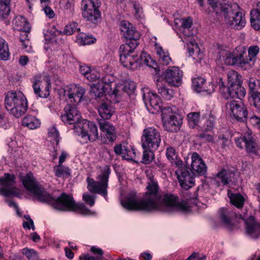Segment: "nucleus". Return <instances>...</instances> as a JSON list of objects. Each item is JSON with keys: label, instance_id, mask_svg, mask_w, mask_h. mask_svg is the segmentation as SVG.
<instances>
[{"label": "nucleus", "instance_id": "1", "mask_svg": "<svg viewBox=\"0 0 260 260\" xmlns=\"http://www.w3.org/2000/svg\"><path fill=\"white\" fill-rule=\"evenodd\" d=\"M146 189L144 198L140 200L137 199L135 193L128 194L121 200L122 207L129 211L157 210L170 212L186 210V203L178 202L174 196L168 194L161 196L158 191L157 183L153 178L149 179Z\"/></svg>", "mask_w": 260, "mask_h": 260}, {"label": "nucleus", "instance_id": "2", "mask_svg": "<svg viewBox=\"0 0 260 260\" xmlns=\"http://www.w3.org/2000/svg\"><path fill=\"white\" fill-rule=\"evenodd\" d=\"M20 179L24 187L34 194L39 201L50 204L57 210L73 211L80 210L83 214H90L91 211L86 209L83 204L76 203L73 197L66 193H62L56 199L43 191L38 185L31 173L20 176Z\"/></svg>", "mask_w": 260, "mask_h": 260}, {"label": "nucleus", "instance_id": "3", "mask_svg": "<svg viewBox=\"0 0 260 260\" xmlns=\"http://www.w3.org/2000/svg\"><path fill=\"white\" fill-rule=\"evenodd\" d=\"M201 6H203L204 0H198ZM208 4L217 16L224 17L226 24L236 30H241L246 25L245 16L240 12V7L236 3L229 4L219 3L217 0H207Z\"/></svg>", "mask_w": 260, "mask_h": 260}, {"label": "nucleus", "instance_id": "4", "mask_svg": "<svg viewBox=\"0 0 260 260\" xmlns=\"http://www.w3.org/2000/svg\"><path fill=\"white\" fill-rule=\"evenodd\" d=\"M114 77L111 75H106L97 83L91 86V92L96 98H101L107 93L109 95L118 98L124 93L122 83L113 81Z\"/></svg>", "mask_w": 260, "mask_h": 260}, {"label": "nucleus", "instance_id": "5", "mask_svg": "<svg viewBox=\"0 0 260 260\" xmlns=\"http://www.w3.org/2000/svg\"><path fill=\"white\" fill-rule=\"evenodd\" d=\"M110 173V169L106 166L102 171V173L98 177L97 179L100 181H95L93 179L87 177V189L91 192L102 195L107 199L108 187V179Z\"/></svg>", "mask_w": 260, "mask_h": 260}, {"label": "nucleus", "instance_id": "6", "mask_svg": "<svg viewBox=\"0 0 260 260\" xmlns=\"http://www.w3.org/2000/svg\"><path fill=\"white\" fill-rule=\"evenodd\" d=\"M125 52L119 51L120 61L122 66L127 69L135 70L139 65L144 64L151 66L149 60L151 58L146 52H142L141 56H138L136 53H127V49Z\"/></svg>", "mask_w": 260, "mask_h": 260}, {"label": "nucleus", "instance_id": "7", "mask_svg": "<svg viewBox=\"0 0 260 260\" xmlns=\"http://www.w3.org/2000/svg\"><path fill=\"white\" fill-rule=\"evenodd\" d=\"M100 5L99 0H82L81 9L83 18L92 23H98L101 17L99 10Z\"/></svg>", "mask_w": 260, "mask_h": 260}, {"label": "nucleus", "instance_id": "8", "mask_svg": "<svg viewBox=\"0 0 260 260\" xmlns=\"http://www.w3.org/2000/svg\"><path fill=\"white\" fill-rule=\"evenodd\" d=\"M161 118L165 129L169 132H177L182 124L180 116L173 112L170 107L162 108Z\"/></svg>", "mask_w": 260, "mask_h": 260}, {"label": "nucleus", "instance_id": "9", "mask_svg": "<svg viewBox=\"0 0 260 260\" xmlns=\"http://www.w3.org/2000/svg\"><path fill=\"white\" fill-rule=\"evenodd\" d=\"M75 128V134L81 137L83 142H93L98 138V129L96 125L86 120L83 121Z\"/></svg>", "mask_w": 260, "mask_h": 260}, {"label": "nucleus", "instance_id": "10", "mask_svg": "<svg viewBox=\"0 0 260 260\" xmlns=\"http://www.w3.org/2000/svg\"><path fill=\"white\" fill-rule=\"evenodd\" d=\"M141 142L143 148H150L152 150H156L161 142L160 133L154 127H147L143 132Z\"/></svg>", "mask_w": 260, "mask_h": 260}, {"label": "nucleus", "instance_id": "11", "mask_svg": "<svg viewBox=\"0 0 260 260\" xmlns=\"http://www.w3.org/2000/svg\"><path fill=\"white\" fill-rule=\"evenodd\" d=\"M85 92V89L79 85H69L59 90V94L74 105L81 102Z\"/></svg>", "mask_w": 260, "mask_h": 260}, {"label": "nucleus", "instance_id": "12", "mask_svg": "<svg viewBox=\"0 0 260 260\" xmlns=\"http://www.w3.org/2000/svg\"><path fill=\"white\" fill-rule=\"evenodd\" d=\"M61 119L67 125H73L74 133H75V128L77 126H79V124L85 120L82 118L75 105L69 104L64 107L63 112L61 115Z\"/></svg>", "mask_w": 260, "mask_h": 260}, {"label": "nucleus", "instance_id": "13", "mask_svg": "<svg viewBox=\"0 0 260 260\" xmlns=\"http://www.w3.org/2000/svg\"><path fill=\"white\" fill-rule=\"evenodd\" d=\"M226 113L232 118L240 122L247 119L248 111L246 106L241 102L233 100L226 104Z\"/></svg>", "mask_w": 260, "mask_h": 260}, {"label": "nucleus", "instance_id": "14", "mask_svg": "<svg viewBox=\"0 0 260 260\" xmlns=\"http://www.w3.org/2000/svg\"><path fill=\"white\" fill-rule=\"evenodd\" d=\"M15 176L9 173H5L0 178V185L4 186L0 188V194L6 197H17L19 195L18 189L14 187Z\"/></svg>", "mask_w": 260, "mask_h": 260}, {"label": "nucleus", "instance_id": "15", "mask_svg": "<svg viewBox=\"0 0 260 260\" xmlns=\"http://www.w3.org/2000/svg\"><path fill=\"white\" fill-rule=\"evenodd\" d=\"M32 86L34 93L38 97L45 99L49 95L51 81L49 76H45L43 79L40 76H35Z\"/></svg>", "mask_w": 260, "mask_h": 260}, {"label": "nucleus", "instance_id": "16", "mask_svg": "<svg viewBox=\"0 0 260 260\" xmlns=\"http://www.w3.org/2000/svg\"><path fill=\"white\" fill-rule=\"evenodd\" d=\"M183 73L177 67H169L164 73V78L170 85L178 87L182 84Z\"/></svg>", "mask_w": 260, "mask_h": 260}, {"label": "nucleus", "instance_id": "17", "mask_svg": "<svg viewBox=\"0 0 260 260\" xmlns=\"http://www.w3.org/2000/svg\"><path fill=\"white\" fill-rule=\"evenodd\" d=\"M236 146L240 149L245 148L248 152H253L255 143L251 130L248 129L244 135L235 140Z\"/></svg>", "mask_w": 260, "mask_h": 260}, {"label": "nucleus", "instance_id": "18", "mask_svg": "<svg viewBox=\"0 0 260 260\" xmlns=\"http://www.w3.org/2000/svg\"><path fill=\"white\" fill-rule=\"evenodd\" d=\"M180 185L184 189H188L194 184L193 175L185 169L178 168L175 172Z\"/></svg>", "mask_w": 260, "mask_h": 260}, {"label": "nucleus", "instance_id": "19", "mask_svg": "<svg viewBox=\"0 0 260 260\" xmlns=\"http://www.w3.org/2000/svg\"><path fill=\"white\" fill-rule=\"evenodd\" d=\"M120 30L122 36L126 39H138L139 34L135 27L128 21L123 20L120 22Z\"/></svg>", "mask_w": 260, "mask_h": 260}, {"label": "nucleus", "instance_id": "20", "mask_svg": "<svg viewBox=\"0 0 260 260\" xmlns=\"http://www.w3.org/2000/svg\"><path fill=\"white\" fill-rule=\"evenodd\" d=\"M191 169L199 175H204L207 172V166L202 158L197 152H193L191 157Z\"/></svg>", "mask_w": 260, "mask_h": 260}, {"label": "nucleus", "instance_id": "21", "mask_svg": "<svg viewBox=\"0 0 260 260\" xmlns=\"http://www.w3.org/2000/svg\"><path fill=\"white\" fill-rule=\"evenodd\" d=\"M99 126L101 131L102 132L108 142H113L117 137L115 126L110 122L106 121H101L99 122Z\"/></svg>", "mask_w": 260, "mask_h": 260}, {"label": "nucleus", "instance_id": "22", "mask_svg": "<svg viewBox=\"0 0 260 260\" xmlns=\"http://www.w3.org/2000/svg\"><path fill=\"white\" fill-rule=\"evenodd\" d=\"M114 152L117 154H120L123 159L128 160L136 161V152L131 146H123L117 145L114 147Z\"/></svg>", "mask_w": 260, "mask_h": 260}, {"label": "nucleus", "instance_id": "23", "mask_svg": "<svg viewBox=\"0 0 260 260\" xmlns=\"http://www.w3.org/2000/svg\"><path fill=\"white\" fill-rule=\"evenodd\" d=\"M25 96L20 91H10L6 95L5 106L7 110L15 106Z\"/></svg>", "mask_w": 260, "mask_h": 260}, {"label": "nucleus", "instance_id": "24", "mask_svg": "<svg viewBox=\"0 0 260 260\" xmlns=\"http://www.w3.org/2000/svg\"><path fill=\"white\" fill-rule=\"evenodd\" d=\"M246 234L251 238L256 239L260 235V224L256 223L254 217L250 216L245 221Z\"/></svg>", "mask_w": 260, "mask_h": 260}, {"label": "nucleus", "instance_id": "25", "mask_svg": "<svg viewBox=\"0 0 260 260\" xmlns=\"http://www.w3.org/2000/svg\"><path fill=\"white\" fill-rule=\"evenodd\" d=\"M187 41V50L189 56L198 61H201L203 58V54L201 52V50L194 39L191 37Z\"/></svg>", "mask_w": 260, "mask_h": 260}, {"label": "nucleus", "instance_id": "26", "mask_svg": "<svg viewBox=\"0 0 260 260\" xmlns=\"http://www.w3.org/2000/svg\"><path fill=\"white\" fill-rule=\"evenodd\" d=\"M143 98L146 106L149 104L152 108L156 110H162L161 100L156 93L149 91L147 93L143 94Z\"/></svg>", "mask_w": 260, "mask_h": 260}, {"label": "nucleus", "instance_id": "27", "mask_svg": "<svg viewBox=\"0 0 260 260\" xmlns=\"http://www.w3.org/2000/svg\"><path fill=\"white\" fill-rule=\"evenodd\" d=\"M27 109V101L25 97L17 103L15 106L10 108L8 111L10 114L15 117L19 118L25 113Z\"/></svg>", "mask_w": 260, "mask_h": 260}, {"label": "nucleus", "instance_id": "28", "mask_svg": "<svg viewBox=\"0 0 260 260\" xmlns=\"http://www.w3.org/2000/svg\"><path fill=\"white\" fill-rule=\"evenodd\" d=\"M236 216V214L230 209L221 208L219 211V217L223 225L229 229L233 226L232 219Z\"/></svg>", "mask_w": 260, "mask_h": 260}, {"label": "nucleus", "instance_id": "29", "mask_svg": "<svg viewBox=\"0 0 260 260\" xmlns=\"http://www.w3.org/2000/svg\"><path fill=\"white\" fill-rule=\"evenodd\" d=\"M192 25V19L190 17L180 18H177L174 20V26L175 30L178 29L180 31L182 32L184 36H189L190 35L186 34L185 32V29H189Z\"/></svg>", "mask_w": 260, "mask_h": 260}, {"label": "nucleus", "instance_id": "30", "mask_svg": "<svg viewBox=\"0 0 260 260\" xmlns=\"http://www.w3.org/2000/svg\"><path fill=\"white\" fill-rule=\"evenodd\" d=\"M166 155L168 159L173 166H175L178 168H182L183 161L178 157L176 151L173 147H169L167 148Z\"/></svg>", "mask_w": 260, "mask_h": 260}, {"label": "nucleus", "instance_id": "31", "mask_svg": "<svg viewBox=\"0 0 260 260\" xmlns=\"http://www.w3.org/2000/svg\"><path fill=\"white\" fill-rule=\"evenodd\" d=\"M156 86L158 92L166 100H170L174 95L175 92L173 89L169 88L161 81L157 80Z\"/></svg>", "mask_w": 260, "mask_h": 260}, {"label": "nucleus", "instance_id": "32", "mask_svg": "<svg viewBox=\"0 0 260 260\" xmlns=\"http://www.w3.org/2000/svg\"><path fill=\"white\" fill-rule=\"evenodd\" d=\"M14 28L22 32H28L30 30L29 24L26 18L22 16L15 17L13 22Z\"/></svg>", "mask_w": 260, "mask_h": 260}, {"label": "nucleus", "instance_id": "33", "mask_svg": "<svg viewBox=\"0 0 260 260\" xmlns=\"http://www.w3.org/2000/svg\"><path fill=\"white\" fill-rule=\"evenodd\" d=\"M228 92L231 98L239 99H243L246 95L245 89L241 84L228 86Z\"/></svg>", "mask_w": 260, "mask_h": 260}, {"label": "nucleus", "instance_id": "34", "mask_svg": "<svg viewBox=\"0 0 260 260\" xmlns=\"http://www.w3.org/2000/svg\"><path fill=\"white\" fill-rule=\"evenodd\" d=\"M53 172L55 176L59 178L65 179L71 175V170L63 165H57L53 167Z\"/></svg>", "mask_w": 260, "mask_h": 260}, {"label": "nucleus", "instance_id": "35", "mask_svg": "<svg viewBox=\"0 0 260 260\" xmlns=\"http://www.w3.org/2000/svg\"><path fill=\"white\" fill-rule=\"evenodd\" d=\"M98 112L100 116L105 119L110 118L114 113L113 108L106 103L101 104L98 108Z\"/></svg>", "mask_w": 260, "mask_h": 260}, {"label": "nucleus", "instance_id": "36", "mask_svg": "<svg viewBox=\"0 0 260 260\" xmlns=\"http://www.w3.org/2000/svg\"><path fill=\"white\" fill-rule=\"evenodd\" d=\"M234 176L235 174L233 171L223 170L216 175L215 178L220 180L223 185H227L232 181Z\"/></svg>", "mask_w": 260, "mask_h": 260}, {"label": "nucleus", "instance_id": "37", "mask_svg": "<svg viewBox=\"0 0 260 260\" xmlns=\"http://www.w3.org/2000/svg\"><path fill=\"white\" fill-rule=\"evenodd\" d=\"M22 124L30 129H34L40 126L41 122L35 116L27 115L23 119Z\"/></svg>", "mask_w": 260, "mask_h": 260}, {"label": "nucleus", "instance_id": "38", "mask_svg": "<svg viewBox=\"0 0 260 260\" xmlns=\"http://www.w3.org/2000/svg\"><path fill=\"white\" fill-rule=\"evenodd\" d=\"M96 39L91 35L80 32L77 36V42L81 45H88L95 43Z\"/></svg>", "mask_w": 260, "mask_h": 260}, {"label": "nucleus", "instance_id": "39", "mask_svg": "<svg viewBox=\"0 0 260 260\" xmlns=\"http://www.w3.org/2000/svg\"><path fill=\"white\" fill-rule=\"evenodd\" d=\"M228 86H234L235 85H241L242 77L237 72L231 70L228 74Z\"/></svg>", "mask_w": 260, "mask_h": 260}, {"label": "nucleus", "instance_id": "40", "mask_svg": "<svg viewBox=\"0 0 260 260\" xmlns=\"http://www.w3.org/2000/svg\"><path fill=\"white\" fill-rule=\"evenodd\" d=\"M10 0H0V20L7 19L10 13Z\"/></svg>", "mask_w": 260, "mask_h": 260}, {"label": "nucleus", "instance_id": "41", "mask_svg": "<svg viewBox=\"0 0 260 260\" xmlns=\"http://www.w3.org/2000/svg\"><path fill=\"white\" fill-rule=\"evenodd\" d=\"M250 22L252 27L255 30H260V10L254 9L250 12Z\"/></svg>", "mask_w": 260, "mask_h": 260}, {"label": "nucleus", "instance_id": "42", "mask_svg": "<svg viewBox=\"0 0 260 260\" xmlns=\"http://www.w3.org/2000/svg\"><path fill=\"white\" fill-rule=\"evenodd\" d=\"M228 196L231 203L238 208H242L244 204V197L239 193H232L228 192Z\"/></svg>", "mask_w": 260, "mask_h": 260}, {"label": "nucleus", "instance_id": "43", "mask_svg": "<svg viewBox=\"0 0 260 260\" xmlns=\"http://www.w3.org/2000/svg\"><path fill=\"white\" fill-rule=\"evenodd\" d=\"M205 79L202 77H198L192 80V86L194 89L197 92H207L208 93H211L208 91L205 87Z\"/></svg>", "mask_w": 260, "mask_h": 260}, {"label": "nucleus", "instance_id": "44", "mask_svg": "<svg viewBox=\"0 0 260 260\" xmlns=\"http://www.w3.org/2000/svg\"><path fill=\"white\" fill-rule=\"evenodd\" d=\"M138 39H129L130 41L124 44H122L120 46L119 51L125 52L124 49H127V53H135L134 50L138 45Z\"/></svg>", "mask_w": 260, "mask_h": 260}, {"label": "nucleus", "instance_id": "45", "mask_svg": "<svg viewBox=\"0 0 260 260\" xmlns=\"http://www.w3.org/2000/svg\"><path fill=\"white\" fill-rule=\"evenodd\" d=\"M9 56L8 45L5 40L0 37V59L6 60L8 59Z\"/></svg>", "mask_w": 260, "mask_h": 260}, {"label": "nucleus", "instance_id": "46", "mask_svg": "<svg viewBox=\"0 0 260 260\" xmlns=\"http://www.w3.org/2000/svg\"><path fill=\"white\" fill-rule=\"evenodd\" d=\"M238 59L239 60L237 62V66L244 70L250 69L253 64V61H249L248 58H244V54L241 53L238 55Z\"/></svg>", "mask_w": 260, "mask_h": 260}, {"label": "nucleus", "instance_id": "47", "mask_svg": "<svg viewBox=\"0 0 260 260\" xmlns=\"http://www.w3.org/2000/svg\"><path fill=\"white\" fill-rule=\"evenodd\" d=\"M48 133L49 140L53 143H55L56 145L58 144L59 142L60 137L59 132L56 128L54 126H51L48 128Z\"/></svg>", "mask_w": 260, "mask_h": 260}, {"label": "nucleus", "instance_id": "48", "mask_svg": "<svg viewBox=\"0 0 260 260\" xmlns=\"http://www.w3.org/2000/svg\"><path fill=\"white\" fill-rule=\"evenodd\" d=\"M250 95L260 92V81L254 78H250L248 82Z\"/></svg>", "mask_w": 260, "mask_h": 260}, {"label": "nucleus", "instance_id": "49", "mask_svg": "<svg viewBox=\"0 0 260 260\" xmlns=\"http://www.w3.org/2000/svg\"><path fill=\"white\" fill-rule=\"evenodd\" d=\"M200 119V113L191 112L187 115V120L189 126L194 128L197 125Z\"/></svg>", "mask_w": 260, "mask_h": 260}, {"label": "nucleus", "instance_id": "50", "mask_svg": "<svg viewBox=\"0 0 260 260\" xmlns=\"http://www.w3.org/2000/svg\"><path fill=\"white\" fill-rule=\"evenodd\" d=\"M60 8L63 9L67 13L72 14L74 10V0H60Z\"/></svg>", "mask_w": 260, "mask_h": 260}, {"label": "nucleus", "instance_id": "51", "mask_svg": "<svg viewBox=\"0 0 260 260\" xmlns=\"http://www.w3.org/2000/svg\"><path fill=\"white\" fill-rule=\"evenodd\" d=\"M143 155L141 162L145 164H150L154 157V150H151L150 148H143Z\"/></svg>", "mask_w": 260, "mask_h": 260}, {"label": "nucleus", "instance_id": "52", "mask_svg": "<svg viewBox=\"0 0 260 260\" xmlns=\"http://www.w3.org/2000/svg\"><path fill=\"white\" fill-rule=\"evenodd\" d=\"M78 26V24L76 22H72L66 26L64 29L65 34L67 35H71L76 30H79L80 28Z\"/></svg>", "mask_w": 260, "mask_h": 260}, {"label": "nucleus", "instance_id": "53", "mask_svg": "<svg viewBox=\"0 0 260 260\" xmlns=\"http://www.w3.org/2000/svg\"><path fill=\"white\" fill-rule=\"evenodd\" d=\"M238 60H239L238 55L235 56L231 53H229L226 54V56L224 58V63L227 65H237Z\"/></svg>", "mask_w": 260, "mask_h": 260}, {"label": "nucleus", "instance_id": "54", "mask_svg": "<svg viewBox=\"0 0 260 260\" xmlns=\"http://www.w3.org/2000/svg\"><path fill=\"white\" fill-rule=\"evenodd\" d=\"M122 85L124 87L123 89L124 93H130L134 92L136 87V83L132 81H126L122 83Z\"/></svg>", "mask_w": 260, "mask_h": 260}, {"label": "nucleus", "instance_id": "55", "mask_svg": "<svg viewBox=\"0 0 260 260\" xmlns=\"http://www.w3.org/2000/svg\"><path fill=\"white\" fill-rule=\"evenodd\" d=\"M101 74L99 72L94 69H91L90 72L87 74L86 78L91 82L95 81L100 79Z\"/></svg>", "mask_w": 260, "mask_h": 260}, {"label": "nucleus", "instance_id": "56", "mask_svg": "<svg viewBox=\"0 0 260 260\" xmlns=\"http://www.w3.org/2000/svg\"><path fill=\"white\" fill-rule=\"evenodd\" d=\"M22 254L29 260H33L37 256V253L33 249L24 248L21 250Z\"/></svg>", "mask_w": 260, "mask_h": 260}, {"label": "nucleus", "instance_id": "57", "mask_svg": "<svg viewBox=\"0 0 260 260\" xmlns=\"http://www.w3.org/2000/svg\"><path fill=\"white\" fill-rule=\"evenodd\" d=\"M214 116L210 113L206 123L204 126V130L206 132L212 130L214 126Z\"/></svg>", "mask_w": 260, "mask_h": 260}, {"label": "nucleus", "instance_id": "58", "mask_svg": "<svg viewBox=\"0 0 260 260\" xmlns=\"http://www.w3.org/2000/svg\"><path fill=\"white\" fill-rule=\"evenodd\" d=\"M28 32H22L19 37L20 41L22 43V45L24 49H27L29 46V40L28 39Z\"/></svg>", "mask_w": 260, "mask_h": 260}, {"label": "nucleus", "instance_id": "59", "mask_svg": "<svg viewBox=\"0 0 260 260\" xmlns=\"http://www.w3.org/2000/svg\"><path fill=\"white\" fill-rule=\"evenodd\" d=\"M259 47L257 46H251L249 47L248 50L249 61L253 60V58L255 57L259 52Z\"/></svg>", "mask_w": 260, "mask_h": 260}, {"label": "nucleus", "instance_id": "60", "mask_svg": "<svg viewBox=\"0 0 260 260\" xmlns=\"http://www.w3.org/2000/svg\"><path fill=\"white\" fill-rule=\"evenodd\" d=\"M83 200L91 207L93 206L95 203V197L91 196L87 193H85L83 194Z\"/></svg>", "mask_w": 260, "mask_h": 260}, {"label": "nucleus", "instance_id": "61", "mask_svg": "<svg viewBox=\"0 0 260 260\" xmlns=\"http://www.w3.org/2000/svg\"><path fill=\"white\" fill-rule=\"evenodd\" d=\"M135 9V17L137 18H141L143 17V10L139 4L135 3L133 5Z\"/></svg>", "mask_w": 260, "mask_h": 260}, {"label": "nucleus", "instance_id": "62", "mask_svg": "<svg viewBox=\"0 0 260 260\" xmlns=\"http://www.w3.org/2000/svg\"><path fill=\"white\" fill-rule=\"evenodd\" d=\"M159 60L162 64L168 65L171 62V58L170 57L168 52H167L159 57Z\"/></svg>", "mask_w": 260, "mask_h": 260}, {"label": "nucleus", "instance_id": "63", "mask_svg": "<svg viewBox=\"0 0 260 260\" xmlns=\"http://www.w3.org/2000/svg\"><path fill=\"white\" fill-rule=\"evenodd\" d=\"M249 121L254 126L260 128V117L253 115L249 118Z\"/></svg>", "mask_w": 260, "mask_h": 260}, {"label": "nucleus", "instance_id": "64", "mask_svg": "<svg viewBox=\"0 0 260 260\" xmlns=\"http://www.w3.org/2000/svg\"><path fill=\"white\" fill-rule=\"evenodd\" d=\"M91 69L90 67L87 66L84 64H81L79 67V71L80 73L84 75V76L86 78L88 74V73L90 72Z\"/></svg>", "mask_w": 260, "mask_h": 260}]
</instances>
